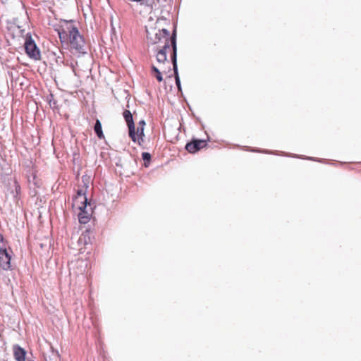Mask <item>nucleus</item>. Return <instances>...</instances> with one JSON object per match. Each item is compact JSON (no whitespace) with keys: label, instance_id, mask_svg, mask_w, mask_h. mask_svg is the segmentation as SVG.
Here are the masks:
<instances>
[{"label":"nucleus","instance_id":"1a4fd4ad","mask_svg":"<svg viewBox=\"0 0 361 361\" xmlns=\"http://www.w3.org/2000/svg\"><path fill=\"white\" fill-rule=\"evenodd\" d=\"M11 252L0 253V269L8 270L11 267Z\"/></svg>","mask_w":361,"mask_h":361},{"label":"nucleus","instance_id":"f257e3e1","mask_svg":"<svg viewBox=\"0 0 361 361\" xmlns=\"http://www.w3.org/2000/svg\"><path fill=\"white\" fill-rule=\"evenodd\" d=\"M147 40L150 45L154 46L157 63L152 65L151 74L156 78L158 82L163 81L162 75L171 72L172 61L176 56L177 59L176 34L174 30L173 33L165 28L151 27L147 28Z\"/></svg>","mask_w":361,"mask_h":361},{"label":"nucleus","instance_id":"f03ea898","mask_svg":"<svg viewBox=\"0 0 361 361\" xmlns=\"http://www.w3.org/2000/svg\"><path fill=\"white\" fill-rule=\"evenodd\" d=\"M91 177L83 175L78 180L76 194L73 197L72 208L78 215L80 224H87L90 220L93 214V207L90 202H88L86 194L91 185Z\"/></svg>","mask_w":361,"mask_h":361},{"label":"nucleus","instance_id":"aec40b11","mask_svg":"<svg viewBox=\"0 0 361 361\" xmlns=\"http://www.w3.org/2000/svg\"><path fill=\"white\" fill-rule=\"evenodd\" d=\"M57 1H60L61 0H57ZM52 3H53V4H54V5L55 4V1H54V0H52Z\"/></svg>","mask_w":361,"mask_h":361},{"label":"nucleus","instance_id":"6ab92c4d","mask_svg":"<svg viewBox=\"0 0 361 361\" xmlns=\"http://www.w3.org/2000/svg\"><path fill=\"white\" fill-rule=\"evenodd\" d=\"M83 247V245H82V244H80V245H79V244H78V247Z\"/></svg>","mask_w":361,"mask_h":361},{"label":"nucleus","instance_id":"f8f14e48","mask_svg":"<svg viewBox=\"0 0 361 361\" xmlns=\"http://www.w3.org/2000/svg\"><path fill=\"white\" fill-rule=\"evenodd\" d=\"M4 252H12V251L8 249L7 243L4 240L3 235L0 233V253Z\"/></svg>","mask_w":361,"mask_h":361},{"label":"nucleus","instance_id":"ddd939ff","mask_svg":"<svg viewBox=\"0 0 361 361\" xmlns=\"http://www.w3.org/2000/svg\"><path fill=\"white\" fill-rule=\"evenodd\" d=\"M94 132L97 134V137L99 139H102V138L104 137L103 132H102V129L101 122L98 119L96 120L95 125H94Z\"/></svg>","mask_w":361,"mask_h":361},{"label":"nucleus","instance_id":"f3484780","mask_svg":"<svg viewBox=\"0 0 361 361\" xmlns=\"http://www.w3.org/2000/svg\"><path fill=\"white\" fill-rule=\"evenodd\" d=\"M54 361H61L59 355L58 354L54 355Z\"/></svg>","mask_w":361,"mask_h":361},{"label":"nucleus","instance_id":"39448f33","mask_svg":"<svg viewBox=\"0 0 361 361\" xmlns=\"http://www.w3.org/2000/svg\"><path fill=\"white\" fill-rule=\"evenodd\" d=\"M78 244H79V245L80 244L83 245V247L74 248L75 250H78L79 253H84L86 251L89 252L92 247V238L91 233L90 231L87 230L85 232L82 233V235L78 240Z\"/></svg>","mask_w":361,"mask_h":361},{"label":"nucleus","instance_id":"a211bd4d","mask_svg":"<svg viewBox=\"0 0 361 361\" xmlns=\"http://www.w3.org/2000/svg\"><path fill=\"white\" fill-rule=\"evenodd\" d=\"M49 10H50V11H51V13H55V11L52 10V9H51V8L50 6H49Z\"/></svg>","mask_w":361,"mask_h":361},{"label":"nucleus","instance_id":"2eb2a0df","mask_svg":"<svg viewBox=\"0 0 361 361\" xmlns=\"http://www.w3.org/2000/svg\"><path fill=\"white\" fill-rule=\"evenodd\" d=\"M145 8L146 12H148V13H151V11H152V6L149 4H146L145 6Z\"/></svg>","mask_w":361,"mask_h":361},{"label":"nucleus","instance_id":"9b49d317","mask_svg":"<svg viewBox=\"0 0 361 361\" xmlns=\"http://www.w3.org/2000/svg\"><path fill=\"white\" fill-rule=\"evenodd\" d=\"M173 67V71H174V75H175V80L176 83L178 87V89L179 91H181V87H180V81L178 73V68H177V59L176 60V56L174 55L173 61H172V65L171 68Z\"/></svg>","mask_w":361,"mask_h":361},{"label":"nucleus","instance_id":"9d476101","mask_svg":"<svg viewBox=\"0 0 361 361\" xmlns=\"http://www.w3.org/2000/svg\"><path fill=\"white\" fill-rule=\"evenodd\" d=\"M13 355L17 361H25L26 351L18 345L13 346Z\"/></svg>","mask_w":361,"mask_h":361},{"label":"nucleus","instance_id":"0eeeda50","mask_svg":"<svg viewBox=\"0 0 361 361\" xmlns=\"http://www.w3.org/2000/svg\"><path fill=\"white\" fill-rule=\"evenodd\" d=\"M206 145V141L203 140H194L186 145L185 149L190 153H195L198 150L204 148Z\"/></svg>","mask_w":361,"mask_h":361},{"label":"nucleus","instance_id":"6e6552de","mask_svg":"<svg viewBox=\"0 0 361 361\" xmlns=\"http://www.w3.org/2000/svg\"><path fill=\"white\" fill-rule=\"evenodd\" d=\"M123 115L128 127L129 137L134 140L135 124L133 122V115L129 110H125Z\"/></svg>","mask_w":361,"mask_h":361},{"label":"nucleus","instance_id":"412c9836","mask_svg":"<svg viewBox=\"0 0 361 361\" xmlns=\"http://www.w3.org/2000/svg\"><path fill=\"white\" fill-rule=\"evenodd\" d=\"M39 245H40L41 248L42 249L43 248V244L40 243Z\"/></svg>","mask_w":361,"mask_h":361},{"label":"nucleus","instance_id":"dca6fc26","mask_svg":"<svg viewBox=\"0 0 361 361\" xmlns=\"http://www.w3.org/2000/svg\"><path fill=\"white\" fill-rule=\"evenodd\" d=\"M49 105H50V106H51V108H53V109L56 108V102H52V101H51V100H49Z\"/></svg>","mask_w":361,"mask_h":361},{"label":"nucleus","instance_id":"423d86ee","mask_svg":"<svg viewBox=\"0 0 361 361\" xmlns=\"http://www.w3.org/2000/svg\"><path fill=\"white\" fill-rule=\"evenodd\" d=\"M145 126V122L144 120L140 121L138 123V126L137 127V129L134 130V136L135 138L131 139L134 142H137L140 145H142V143L144 142V127Z\"/></svg>","mask_w":361,"mask_h":361},{"label":"nucleus","instance_id":"4468645a","mask_svg":"<svg viewBox=\"0 0 361 361\" xmlns=\"http://www.w3.org/2000/svg\"><path fill=\"white\" fill-rule=\"evenodd\" d=\"M142 157L144 161H149L150 159H151V155L148 152H143L142 154Z\"/></svg>","mask_w":361,"mask_h":361},{"label":"nucleus","instance_id":"20e7f679","mask_svg":"<svg viewBox=\"0 0 361 361\" xmlns=\"http://www.w3.org/2000/svg\"><path fill=\"white\" fill-rule=\"evenodd\" d=\"M18 30V32L20 36H24L25 35L26 39L25 42V49L26 53L32 58L35 59H37L39 57V51L37 49L35 43L32 39L31 36L29 33H25V29L23 28L22 26L17 25L16 27Z\"/></svg>","mask_w":361,"mask_h":361},{"label":"nucleus","instance_id":"7ed1b4c3","mask_svg":"<svg viewBox=\"0 0 361 361\" xmlns=\"http://www.w3.org/2000/svg\"><path fill=\"white\" fill-rule=\"evenodd\" d=\"M48 29H53L61 42H69L71 50L77 54L85 53V41L78 29L71 22L63 21L60 25L49 23Z\"/></svg>","mask_w":361,"mask_h":361}]
</instances>
